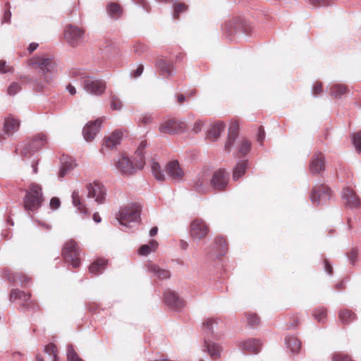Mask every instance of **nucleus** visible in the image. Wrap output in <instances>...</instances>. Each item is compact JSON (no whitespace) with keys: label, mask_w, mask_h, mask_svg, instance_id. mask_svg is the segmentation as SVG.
<instances>
[{"label":"nucleus","mask_w":361,"mask_h":361,"mask_svg":"<svg viewBox=\"0 0 361 361\" xmlns=\"http://www.w3.org/2000/svg\"><path fill=\"white\" fill-rule=\"evenodd\" d=\"M204 334V350H207L212 360H217L221 357V347L215 343L220 339L222 334V326L216 319H207L202 323Z\"/></svg>","instance_id":"1"},{"label":"nucleus","mask_w":361,"mask_h":361,"mask_svg":"<svg viewBox=\"0 0 361 361\" xmlns=\"http://www.w3.org/2000/svg\"><path fill=\"white\" fill-rule=\"evenodd\" d=\"M140 205L130 204L121 207L116 219L121 226L126 228H132V223L135 224L140 220Z\"/></svg>","instance_id":"2"},{"label":"nucleus","mask_w":361,"mask_h":361,"mask_svg":"<svg viewBox=\"0 0 361 361\" xmlns=\"http://www.w3.org/2000/svg\"><path fill=\"white\" fill-rule=\"evenodd\" d=\"M25 196L23 200L24 207L27 211H35L42 206L43 195L42 187L37 183H31L25 190Z\"/></svg>","instance_id":"3"},{"label":"nucleus","mask_w":361,"mask_h":361,"mask_svg":"<svg viewBox=\"0 0 361 361\" xmlns=\"http://www.w3.org/2000/svg\"><path fill=\"white\" fill-rule=\"evenodd\" d=\"M16 300L22 301V304L19 307V310L21 311H36L39 308L37 303L31 300L30 293L13 288L10 293V301L14 302Z\"/></svg>","instance_id":"4"},{"label":"nucleus","mask_w":361,"mask_h":361,"mask_svg":"<svg viewBox=\"0 0 361 361\" xmlns=\"http://www.w3.org/2000/svg\"><path fill=\"white\" fill-rule=\"evenodd\" d=\"M47 143V135L44 133H38L32 136L23 145L20 154L22 157H27L41 149Z\"/></svg>","instance_id":"5"},{"label":"nucleus","mask_w":361,"mask_h":361,"mask_svg":"<svg viewBox=\"0 0 361 361\" xmlns=\"http://www.w3.org/2000/svg\"><path fill=\"white\" fill-rule=\"evenodd\" d=\"M85 32V30L81 27L68 25L63 32L64 39L71 47H75L83 42Z\"/></svg>","instance_id":"6"},{"label":"nucleus","mask_w":361,"mask_h":361,"mask_svg":"<svg viewBox=\"0 0 361 361\" xmlns=\"http://www.w3.org/2000/svg\"><path fill=\"white\" fill-rule=\"evenodd\" d=\"M62 256L66 262L71 264L73 268L80 266V254L75 241L70 240L64 245L62 250Z\"/></svg>","instance_id":"7"},{"label":"nucleus","mask_w":361,"mask_h":361,"mask_svg":"<svg viewBox=\"0 0 361 361\" xmlns=\"http://www.w3.org/2000/svg\"><path fill=\"white\" fill-rule=\"evenodd\" d=\"M187 128V124L184 121L173 118L161 123L159 130L162 134H178L185 132Z\"/></svg>","instance_id":"8"},{"label":"nucleus","mask_w":361,"mask_h":361,"mask_svg":"<svg viewBox=\"0 0 361 361\" xmlns=\"http://www.w3.org/2000/svg\"><path fill=\"white\" fill-rule=\"evenodd\" d=\"M331 192V189L324 184L317 185L312 190L310 201L314 205H323L330 200Z\"/></svg>","instance_id":"9"},{"label":"nucleus","mask_w":361,"mask_h":361,"mask_svg":"<svg viewBox=\"0 0 361 361\" xmlns=\"http://www.w3.org/2000/svg\"><path fill=\"white\" fill-rule=\"evenodd\" d=\"M87 190V198H94V201L98 204H104L106 200V190L104 185L99 182L94 181L86 185Z\"/></svg>","instance_id":"10"},{"label":"nucleus","mask_w":361,"mask_h":361,"mask_svg":"<svg viewBox=\"0 0 361 361\" xmlns=\"http://www.w3.org/2000/svg\"><path fill=\"white\" fill-rule=\"evenodd\" d=\"M229 180V174L225 169H219L215 171L210 180V185L214 190H224Z\"/></svg>","instance_id":"11"},{"label":"nucleus","mask_w":361,"mask_h":361,"mask_svg":"<svg viewBox=\"0 0 361 361\" xmlns=\"http://www.w3.org/2000/svg\"><path fill=\"white\" fill-rule=\"evenodd\" d=\"M137 162V164H135L130 159L122 156L115 161V166L123 175L128 176L134 173L137 169H140L139 161Z\"/></svg>","instance_id":"12"},{"label":"nucleus","mask_w":361,"mask_h":361,"mask_svg":"<svg viewBox=\"0 0 361 361\" xmlns=\"http://www.w3.org/2000/svg\"><path fill=\"white\" fill-rule=\"evenodd\" d=\"M29 65L39 68L43 73H48L54 69L55 63L51 58L42 56L30 59Z\"/></svg>","instance_id":"13"},{"label":"nucleus","mask_w":361,"mask_h":361,"mask_svg":"<svg viewBox=\"0 0 361 361\" xmlns=\"http://www.w3.org/2000/svg\"><path fill=\"white\" fill-rule=\"evenodd\" d=\"M209 227L202 219H195L190 224V234L195 239L200 240L209 233Z\"/></svg>","instance_id":"14"},{"label":"nucleus","mask_w":361,"mask_h":361,"mask_svg":"<svg viewBox=\"0 0 361 361\" xmlns=\"http://www.w3.org/2000/svg\"><path fill=\"white\" fill-rule=\"evenodd\" d=\"M164 300L168 307L176 311H180L184 306V301L176 292L169 289L164 292Z\"/></svg>","instance_id":"15"},{"label":"nucleus","mask_w":361,"mask_h":361,"mask_svg":"<svg viewBox=\"0 0 361 361\" xmlns=\"http://www.w3.org/2000/svg\"><path fill=\"white\" fill-rule=\"evenodd\" d=\"M166 172L168 176L174 182H181L184 177V172L178 161H169L166 166Z\"/></svg>","instance_id":"16"},{"label":"nucleus","mask_w":361,"mask_h":361,"mask_svg":"<svg viewBox=\"0 0 361 361\" xmlns=\"http://www.w3.org/2000/svg\"><path fill=\"white\" fill-rule=\"evenodd\" d=\"M239 123L236 120H231L228 133L227 141L225 143V150L230 152L238 137Z\"/></svg>","instance_id":"17"},{"label":"nucleus","mask_w":361,"mask_h":361,"mask_svg":"<svg viewBox=\"0 0 361 361\" xmlns=\"http://www.w3.org/2000/svg\"><path fill=\"white\" fill-rule=\"evenodd\" d=\"M102 123V120L97 118L94 121L89 122L85 125L82 130V134L86 141H92L94 138L101 127Z\"/></svg>","instance_id":"18"},{"label":"nucleus","mask_w":361,"mask_h":361,"mask_svg":"<svg viewBox=\"0 0 361 361\" xmlns=\"http://www.w3.org/2000/svg\"><path fill=\"white\" fill-rule=\"evenodd\" d=\"M4 278L10 282L19 281L22 286H27L30 282V278L22 273H13L8 269H5L3 271Z\"/></svg>","instance_id":"19"},{"label":"nucleus","mask_w":361,"mask_h":361,"mask_svg":"<svg viewBox=\"0 0 361 361\" xmlns=\"http://www.w3.org/2000/svg\"><path fill=\"white\" fill-rule=\"evenodd\" d=\"M325 170L324 157L322 153L319 152L312 156L310 164V171L312 174H322Z\"/></svg>","instance_id":"20"},{"label":"nucleus","mask_w":361,"mask_h":361,"mask_svg":"<svg viewBox=\"0 0 361 361\" xmlns=\"http://www.w3.org/2000/svg\"><path fill=\"white\" fill-rule=\"evenodd\" d=\"M342 197L346 201L347 206L351 209L358 208L360 206V200L355 192L348 188L343 189Z\"/></svg>","instance_id":"21"},{"label":"nucleus","mask_w":361,"mask_h":361,"mask_svg":"<svg viewBox=\"0 0 361 361\" xmlns=\"http://www.w3.org/2000/svg\"><path fill=\"white\" fill-rule=\"evenodd\" d=\"M240 347L243 351H247L252 354H257L261 350L262 343L259 339L250 338L241 342Z\"/></svg>","instance_id":"22"},{"label":"nucleus","mask_w":361,"mask_h":361,"mask_svg":"<svg viewBox=\"0 0 361 361\" xmlns=\"http://www.w3.org/2000/svg\"><path fill=\"white\" fill-rule=\"evenodd\" d=\"M156 67L161 75L169 77L173 71V63L166 59H158L156 63Z\"/></svg>","instance_id":"23"},{"label":"nucleus","mask_w":361,"mask_h":361,"mask_svg":"<svg viewBox=\"0 0 361 361\" xmlns=\"http://www.w3.org/2000/svg\"><path fill=\"white\" fill-rule=\"evenodd\" d=\"M227 250V243L224 238L223 237H216L214 240L213 253H209V256L212 257L215 256L216 257H221L224 256Z\"/></svg>","instance_id":"24"},{"label":"nucleus","mask_w":361,"mask_h":361,"mask_svg":"<svg viewBox=\"0 0 361 361\" xmlns=\"http://www.w3.org/2000/svg\"><path fill=\"white\" fill-rule=\"evenodd\" d=\"M83 85L87 90H104L107 87L103 80L93 78H85Z\"/></svg>","instance_id":"25"},{"label":"nucleus","mask_w":361,"mask_h":361,"mask_svg":"<svg viewBox=\"0 0 361 361\" xmlns=\"http://www.w3.org/2000/svg\"><path fill=\"white\" fill-rule=\"evenodd\" d=\"M191 187L197 193L204 194L207 190V179L203 173L198 174L192 181Z\"/></svg>","instance_id":"26"},{"label":"nucleus","mask_w":361,"mask_h":361,"mask_svg":"<svg viewBox=\"0 0 361 361\" xmlns=\"http://www.w3.org/2000/svg\"><path fill=\"white\" fill-rule=\"evenodd\" d=\"M72 203L77 209V212L84 216L88 214V210L85 204L81 201L80 192L78 190H74L71 195Z\"/></svg>","instance_id":"27"},{"label":"nucleus","mask_w":361,"mask_h":361,"mask_svg":"<svg viewBox=\"0 0 361 361\" xmlns=\"http://www.w3.org/2000/svg\"><path fill=\"white\" fill-rule=\"evenodd\" d=\"M225 127V123L221 121H219L211 125L209 129L208 130V138L212 141L217 140L221 133L224 130Z\"/></svg>","instance_id":"28"},{"label":"nucleus","mask_w":361,"mask_h":361,"mask_svg":"<svg viewBox=\"0 0 361 361\" xmlns=\"http://www.w3.org/2000/svg\"><path fill=\"white\" fill-rule=\"evenodd\" d=\"M285 345L293 355L298 354L301 349V342L295 336H287L285 338Z\"/></svg>","instance_id":"29"},{"label":"nucleus","mask_w":361,"mask_h":361,"mask_svg":"<svg viewBox=\"0 0 361 361\" xmlns=\"http://www.w3.org/2000/svg\"><path fill=\"white\" fill-rule=\"evenodd\" d=\"M20 126V121L13 116H9L5 118L4 130L8 134H13L17 131Z\"/></svg>","instance_id":"30"},{"label":"nucleus","mask_w":361,"mask_h":361,"mask_svg":"<svg viewBox=\"0 0 361 361\" xmlns=\"http://www.w3.org/2000/svg\"><path fill=\"white\" fill-rule=\"evenodd\" d=\"M147 270L149 272L153 273L159 279H167L171 277L169 271L161 269L159 266L154 264H148Z\"/></svg>","instance_id":"31"},{"label":"nucleus","mask_w":361,"mask_h":361,"mask_svg":"<svg viewBox=\"0 0 361 361\" xmlns=\"http://www.w3.org/2000/svg\"><path fill=\"white\" fill-rule=\"evenodd\" d=\"M122 137L123 133L121 132L115 130L109 137L106 138L104 145L107 148H113L121 143Z\"/></svg>","instance_id":"32"},{"label":"nucleus","mask_w":361,"mask_h":361,"mask_svg":"<svg viewBox=\"0 0 361 361\" xmlns=\"http://www.w3.org/2000/svg\"><path fill=\"white\" fill-rule=\"evenodd\" d=\"M338 318L343 324H348L356 319V315L350 310L341 309L338 312Z\"/></svg>","instance_id":"33"},{"label":"nucleus","mask_w":361,"mask_h":361,"mask_svg":"<svg viewBox=\"0 0 361 361\" xmlns=\"http://www.w3.org/2000/svg\"><path fill=\"white\" fill-rule=\"evenodd\" d=\"M239 142V148L237 152V156L239 157H245L250 151L252 142L247 138H242L239 141H236L235 143Z\"/></svg>","instance_id":"34"},{"label":"nucleus","mask_w":361,"mask_h":361,"mask_svg":"<svg viewBox=\"0 0 361 361\" xmlns=\"http://www.w3.org/2000/svg\"><path fill=\"white\" fill-rule=\"evenodd\" d=\"M247 166V160H242L237 163L233 172V179L234 180H238L245 173Z\"/></svg>","instance_id":"35"},{"label":"nucleus","mask_w":361,"mask_h":361,"mask_svg":"<svg viewBox=\"0 0 361 361\" xmlns=\"http://www.w3.org/2000/svg\"><path fill=\"white\" fill-rule=\"evenodd\" d=\"M106 267V261L104 259H97L89 267V271L92 274H101Z\"/></svg>","instance_id":"36"},{"label":"nucleus","mask_w":361,"mask_h":361,"mask_svg":"<svg viewBox=\"0 0 361 361\" xmlns=\"http://www.w3.org/2000/svg\"><path fill=\"white\" fill-rule=\"evenodd\" d=\"M158 247V243L152 240L149 241V244H145L140 246L139 249V254L142 256L148 255L152 251H154Z\"/></svg>","instance_id":"37"},{"label":"nucleus","mask_w":361,"mask_h":361,"mask_svg":"<svg viewBox=\"0 0 361 361\" xmlns=\"http://www.w3.org/2000/svg\"><path fill=\"white\" fill-rule=\"evenodd\" d=\"M173 8V18L176 20L179 18L180 13H185L188 10V6L183 2H175Z\"/></svg>","instance_id":"38"},{"label":"nucleus","mask_w":361,"mask_h":361,"mask_svg":"<svg viewBox=\"0 0 361 361\" xmlns=\"http://www.w3.org/2000/svg\"><path fill=\"white\" fill-rule=\"evenodd\" d=\"M312 315L317 322L323 324L326 320L327 309L325 307H317L314 309Z\"/></svg>","instance_id":"39"},{"label":"nucleus","mask_w":361,"mask_h":361,"mask_svg":"<svg viewBox=\"0 0 361 361\" xmlns=\"http://www.w3.org/2000/svg\"><path fill=\"white\" fill-rule=\"evenodd\" d=\"M147 145L146 141H142L140 144V146L135 151V159H137V161H139L140 169H142L145 161L144 158V154L142 152V150L145 149V147Z\"/></svg>","instance_id":"40"},{"label":"nucleus","mask_w":361,"mask_h":361,"mask_svg":"<svg viewBox=\"0 0 361 361\" xmlns=\"http://www.w3.org/2000/svg\"><path fill=\"white\" fill-rule=\"evenodd\" d=\"M152 172L154 178L159 181H164L165 180V175L161 170V166L158 162L153 161L151 166Z\"/></svg>","instance_id":"41"},{"label":"nucleus","mask_w":361,"mask_h":361,"mask_svg":"<svg viewBox=\"0 0 361 361\" xmlns=\"http://www.w3.org/2000/svg\"><path fill=\"white\" fill-rule=\"evenodd\" d=\"M29 82V79L28 78L24 76V77H20L18 81H16V82H13L12 83H11V85H9L8 88V90H20L23 87H25L23 85L28 82Z\"/></svg>","instance_id":"42"},{"label":"nucleus","mask_w":361,"mask_h":361,"mask_svg":"<svg viewBox=\"0 0 361 361\" xmlns=\"http://www.w3.org/2000/svg\"><path fill=\"white\" fill-rule=\"evenodd\" d=\"M67 361H84L75 351L73 345H68L66 351Z\"/></svg>","instance_id":"43"},{"label":"nucleus","mask_w":361,"mask_h":361,"mask_svg":"<svg viewBox=\"0 0 361 361\" xmlns=\"http://www.w3.org/2000/svg\"><path fill=\"white\" fill-rule=\"evenodd\" d=\"M108 12L113 18H118L121 13V8L117 3H111L108 6Z\"/></svg>","instance_id":"44"},{"label":"nucleus","mask_w":361,"mask_h":361,"mask_svg":"<svg viewBox=\"0 0 361 361\" xmlns=\"http://www.w3.org/2000/svg\"><path fill=\"white\" fill-rule=\"evenodd\" d=\"M110 106L112 110L119 111L122 108V102L115 94H111L110 98Z\"/></svg>","instance_id":"45"},{"label":"nucleus","mask_w":361,"mask_h":361,"mask_svg":"<svg viewBox=\"0 0 361 361\" xmlns=\"http://www.w3.org/2000/svg\"><path fill=\"white\" fill-rule=\"evenodd\" d=\"M73 169V165L71 163L64 162L60 168L59 178L62 179L71 169Z\"/></svg>","instance_id":"46"},{"label":"nucleus","mask_w":361,"mask_h":361,"mask_svg":"<svg viewBox=\"0 0 361 361\" xmlns=\"http://www.w3.org/2000/svg\"><path fill=\"white\" fill-rule=\"evenodd\" d=\"M332 361H353V360L348 354L342 352H336L332 355Z\"/></svg>","instance_id":"47"},{"label":"nucleus","mask_w":361,"mask_h":361,"mask_svg":"<svg viewBox=\"0 0 361 361\" xmlns=\"http://www.w3.org/2000/svg\"><path fill=\"white\" fill-rule=\"evenodd\" d=\"M44 352L49 355L52 356V361H58L56 346L54 344H48L44 347Z\"/></svg>","instance_id":"48"},{"label":"nucleus","mask_w":361,"mask_h":361,"mask_svg":"<svg viewBox=\"0 0 361 361\" xmlns=\"http://www.w3.org/2000/svg\"><path fill=\"white\" fill-rule=\"evenodd\" d=\"M14 68L10 66L5 60H0V73H13Z\"/></svg>","instance_id":"49"},{"label":"nucleus","mask_w":361,"mask_h":361,"mask_svg":"<svg viewBox=\"0 0 361 361\" xmlns=\"http://www.w3.org/2000/svg\"><path fill=\"white\" fill-rule=\"evenodd\" d=\"M247 320L250 326L255 327L259 323V318L255 313H247Z\"/></svg>","instance_id":"50"},{"label":"nucleus","mask_w":361,"mask_h":361,"mask_svg":"<svg viewBox=\"0 0 361 361\" xmlns=\"http://www.w3.org/2000/svg\"><path fill=\"white\" fill-rule=\"evenodd\" d=\"M353 143L355 149L361 152V131L354 133L353 135Z\"/></svg>","instance_id":"51"},{"label":"nucleus","mask_w":361,"mask_h":361,"mask_svg":"<svg viewBox=\"0 0 361 361\" xmlns=\"http://www.w3.org/2000/svg\"><path fill=\"white\" fill-rule=\"evenodd\" d=\"M133 51L136 54H141L147 50V46L144 43L136 42L133 47Z\"/></svg>","instance_id":"52"},{"label":"nucleus","mask_w":361,"mask_h":361,"mask_svg":"<svg viewBox=\"0 0 361 361\" xmlns=\"http://www.w3.org/2000/svg\"><path fill=\"white\" fill-rule=\"evenodd\" d=\"M346 255L350 263L354 264L358 257V250L356 247H354L349 253H347Z\"/></svg>","instance_id":"53"},{"label":"nucleus","mask_w":361,"mask_h":361,"mask_svg":"<svg viewBox=\"0 0 361 361\" xmlns=\"http://www.w3.org/2000/svg\"><path fill=\"white\" fill-rule=\"evenodd\" d=\"M314 6H325L331 4V0H308Z\"/></svg>","instance_id":"54"},{"label":"nucleus","mask_w":361,"mask_h":361,"mask_svg":"<svg viewBox=\"0 0 361 361\" xmlns=\"http://www.w3.org/2000/svg\"><path fill=\"white\" fill-rule=\"evenodd\" d=\"M265 138V132L262 126H259L258 128V132H257V142L262 145L263 141Z\"/></svg>","instance_id":"55"},{"label":"nucleus","mask_w":361,"mask_h":361,"mask_svg":"<svg viewBox=\"0 0 361 361\" xmlns=\"http://www.w3.org/2000/svg\"><path fill=\"white\" fill-rule=\"evenodd\" d=\"M204 126V122L202 120H197L193 126L192 131L195 133H200Z\"/></svg>","instance_id":"56"},{"label":"nucleus","mask_w":361,"mask_h":361,"mask_svg":"<svg viewBox=\"0 0 361 361\" xmlns=\"http://www.w3.org/2000/svg\"><path fill=\"white\" fill-rule=\"evenodd\" d=\"M61 202L58 197H54L50 200V207L52 209H56L60 207Z\"/></svg>","instance_id":"57"},{"label":"nucleus","mask_w":361,"mask_h":361,"mask_svg":"<svg viewBox=\"0 0 361 361\" xmlns=\"http://www.w3.org/2000/svg\"><path fill=\"white\" fill-rule=\"evenodd\" d=\"M152 121V117L151 115L149 114H144L142 116V117L139 120V123H141L142 124H148L150 123Z\"/></svg>","instance_id":"58"},{"label":"nucleus","mask_w":361,"mask_h":361,"mask_svg":"<svg viewBox=\"0 0 361 361\" xmlns=\"http://www.w3.org/2000/svg\"><path fill=\"white\" fill-rule=\"evenodd\" d=\"M143 70H144V66L142 64H140L137 67V68L133 72H132L131 74L133 78H137L142 75Z\"/></svg>","instance_id":"59"},{"label":"nucleus","mask_w":361,"mask_h":361,"mask_svg":"<svg viewBox=\"0 0 361 361\" xmlns=\"http://www.w3.org/2000/svg\"><path fill=\"white\" fill-rule=\"evenodd\" d=\"M324 270L326 272V274L329 276L332 275L333 274V268L329 261L327 259L324 260Z\"/></svg>","instance_id":"60"},{"label":"nucleus","mask_w":361,"mask_h":361,"mask_svg":"<svg viewBox=\"0 0 361 361\" xmlns=\"http://www.w3.org/2000/svg\"><path fill=\"white\" fill-rule=\"evenodd\" d=\"M347 90V87L343 84L336 83V84L333 85L331 87V90L341 91V90Z\"/></svg>","instance_id":"61"},{"label":"nucleus","mask_w":361,"mask_h":361,"mask_svg":"<svg viewBox=\"0 0 361 361\" xmlns=\"http://www.w3.org/2000/svg\"><path fill=\"white\" fill-rule=\"evenodd\" d=\"M323 88V85L322 82L317 81L312 87V90H322Z\"/></svg>","instance_id":"62"},{"label":"nucleus","mask_w":361,"mask_h":361,"mask_svg":"<svg viewBox=\"0 0 361 361\" xmlns=\"http://www.w3.org/2000/svg\"><path fill=\"white\" fill-rule=\"evenodd\" d=\"M92 219L97 224L100 223L102 221V218L100 217L98 212H94L92 215Z\"/></svg>","instance_id":"63"},{"label":"nucleus","mask_w":361,"mask_h":361,"mask_svg":"<svg viewBox=\"0 0 361 361\" xmlns=\"http://www.w3.org/2000/svg\"><path fill=\"white\" fill-rule=\"evenodd\" d=\"M38 47V44L35 42H32L29 45L28 51L31 54Z\"/></svg>","instance_id":"64"}]
</instances>
